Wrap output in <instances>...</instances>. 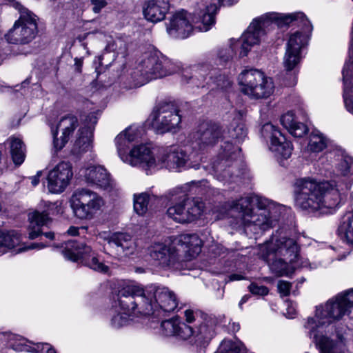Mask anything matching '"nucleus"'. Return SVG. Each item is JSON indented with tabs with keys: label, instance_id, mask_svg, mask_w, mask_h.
Listing matches in <instances>:
<instances>
[{
	"label": "nucleus",
	"instance_id": "1",
	"mask_svg": "<svg viewBox=\"0 0 353 353\" xmlns=\"http://www.w3.org/2000/svg\"><path fill=\"white\" fill-rule=\"evenodd\" d=\"M352 307L353 288L316 305L314 316L305 319V332L320 353H345L346 328L339 321Z\"/></svg>",
	"mask_w": 353,
	"mask_h": 353
},
{
	"label": "nucleus",
	"instance_id": "2",
	"mask_svg": "<svg viewBox=\"0 0 353 353\" xmlns=\"http://www.w3.org/2000/svg\"><path fill=\"white\" fill-rule=\"evenodd\" d=\"M335 164L336 174L344 178L343 185L335 181H317L311 178L298 179L295 183V205L309 213L330 212L340 203V191L353 183V158L341 156Z\"/></svg>",
	"mask_w": 353,
	"mask_h": 353
},
{
	"label": "nucleus",
	"instance_id": "3",
	"mask_svg": "<svg viewBox=\"0 0 353 353\" xmlns=\"http://www.w3.org/2000/svg\"><path fill=\"white\" fill-rule=\"evenodd\" d=\"M212 66L209 64L182 68L178 61H173L157 52L143 53L138 61L134 77L136 85H141L153 79L162 78L181 71V82L192 88L208 87Z\"/></svg>",
	"mask_w": 353,
	"mask_h": 353
},
{
	"label": "nucleus",
	"instance_id": "4",
	"mask_svg": "<svg viewBox=\"0 0 353 353\" xmlns=\"http://www.w3.org/2000/svg\"><path fill=\"white\" fill-rule=\"evenodd\" d=\"M259 255L278 276L288 275L296 268L314 270L319 265L310 263L307 259L300 257L299 246L295 240L287 237L279 231H276L268 241L259 245Z\"/></svg>",
	"mask_w": 353,
	"mask_h": 353
},
{
	"label": "nucleus",
	"instance_id": "5",
	"mask_svg": "<svg viewBox=\"0 0 353 353\" xmlns=\"http://www.w3.org/2000/svg\"><path fill=\"white\" fill-rule=\"evenodd\" d=\"M194 139L191 148L196 152L208 150L222 139V152L212 164V174L219 181L230 179V171L227 168L239 157L241 148L227 139L221 127L214 123H203L194 134Z\"/></svg>",
	"mask_w": 353,
	"mask_h": 353
},
{
	"label": "nucleus",
	"instance_id": "6",
	"mask_svg": "<svg viewBox=\"0 0 353 353\" xmlns=\"http://www.w3.org/2000/svg\"><path fill=\"white\" fill-rule=\"evenodd\" d=\"M231 207L241 214L243 225L255 233L275 226L287 211L285 206L260 196L241 197Z\"/></svg>",
	"mask_w": 353,
	"mask_h": 353
},
{
	"label": "nucleus",
	"instance_id": "7",
	"mask_svg": "<svg viewBox=\"0 0 353 353\" xmlns=\"http://www.w3.org/2000/svg\"><path fill=\"white\" fill-rule=\"evenodd\" d=\"M143 135V128L132 125L120 132L114 139L119 158L125 163L139 167L147 174L157 171L159 149L151 143L134 144Z\"/></svg>",
	"mask_w": 353,
	"mask_h": 353
},
{
	"label": "nucleus",
	"instance_id": "8",
	"mask_svg": "<svg viewBox=\"0 0 353 353\" xmlns=\"http://www.w3.org/2000/svg\"><path fill=\"white\" fill-rule=\"evenodd\" d=\"M202 241L196 234H183L170 244L154 243L148 252L154 264L163 269L180 270L183 262L196 257L201 252Z\"/></svg>",
	"mask_w": 353,
	"mask_h": 353
},
{
	"label": "nucleus",
	"instance_id": "9",
	"mask_svg": "<svg viewBox=\"0 0 353 353\" xmlns=\"http://www.w3.org/2000/svg\"><path fill=\"white\" fill-rule=\"evenodd\" d=\"M137 299L132 300L144 316L151 319H161L174 312L178 307L179 301L176 294L167 287L150 285L143 288L139 284H131Z\"/></svg>",
	"mask_w": 353,
	"mask_h": 353
},
{
	"label": "nucleus",
	"instance_id": "10",
	"mask_svg": "<svg viewBox=\"0 0 353 353\" xmlns=\"http://www.w3.org/2000/svg\"><path fill=\"white\" fill-rule=\"evenodd\" d=\"M258 28L263 31L275 27H283L292 23L301 28V31L292 34L286 45V50L301 53L302 49L307 44L309 33L312 26L303 12L292 14H279L276 12L266 13L256 19Z\"/></svg>",
	"mask_w": 353,
	"mask_h": 353
},
{
	"label": "nucleus",
	"instance_id": "11",
	"mask_svg": "<svg viewBox=\"0 0 353 353\" xmlns=\"http://www.w3.org/2000/svg\"><path fill=\"white\" fill-rule=\"evenodd\" d=\"M149 326L156 329L160 323V333L163 335L170 336H174L183 341H188V343L195 346L197 350L202 353V350L209 343L213 337V326L210 323L201 325L196 330H193L192 326L181 322L176 317L168 320L161 319L157 323V319H149Z\"/></svg>",
	"mask_w": 353,
	"mask_h": 353
},
{
	"label": "nucleus",
	"instance_id": "12",
	"mask_svg": "<svg viewBox=\"0 0 353 353\" xmlns=\"http://www.w3.org/2000/svg\"><path fill=\"white\" fill-rule=\"evenodd\" d=\"M12 6L19 11V17L6 34V39L10 43L28 44L38 33L39 17L19 2H13Z\"/></svg>",
	"mask_w": 353,
	"mask_h": 353
},
{
	"label": "nucleus",
	"instance_id": "13",
	"mask_svg": "<svg viewBox=\"0 0 353 353\" xmlns=\"http://www.w3.org/2000/svg\"><path fill=\"white\" fill-rule=\"evenodd\" d=\"M137 299L131 284L127 285L119 291L117 300L110 310V325L113 329H120L129 324L134 317L144 316L139 306L135 305L132 300Z\"/></svg>",
	"mask_w": 353,
	"mask_h": 353
},
{
	"label": "nucleus",
	"instance_id": "14",
	"mask_svg": "<svg viewBox=\"0 0 353 353\" xmlns=\"http://www.w3.org/2000/svg\"><path fill=\"white\" fill-rule=\"evenodd\" d=\"M263 31L258 28L256 19L248 26L246 31L237 40L231 39L229 46L220 48L217 52V58L220 62L226 63L234 56L239 58L248 55L251 48L260 43Z\"/></svg>",
	"mask_w": 353,
	"mask_h": 353
},
{
	"label": "nucleus",
	"instance_id": "15",
	"mask_svg": "<svg viewBox=\"0 0 353 353\" xmlns=\"http://www.w3.org/2000/svg\"><path fill=\"white\" fill-rule=\"evenodd\" d=\"M240 90L252 99L269 97L274 92L272 79L256 69L243 70L238 77Z\"/></svg>",
	"mask_w": 353,
	"mask_h": 353
},
{
	"label": "nucleus",
	"instance_id": "16",
	"mask_svg": "<svg viewBox=\"0 0 353 353\" xmlns=\"http://www.w3.org/2000/svg\"><path fill=\"white\" fill-rule=\"evenodd\" d=\"M240 90L252 99L269 97L274 92L272 79L256 69L243 70L238 77Z\"/></svg>",
	"mask_w": 353,
	"mask_h": 353
},
{
	"label": "nucleus",
	"instance_id": "17",
	"mask_svg": "<svg viewBox=\"0 0 353 353\" xmlns=\"http://www.w3.org/2000/svg\"><path fill=\"white\" fill-rule=\"evenodd\" d=\"M57 247L61 248L62 254L67 260L80 262L99 272L106 273L108 271V267L99 261L97 254L83 242L70 240Z\"/></svg>",
	"mask_w": 353,
	"mask_h": 353
},
{
	"label": "nucleus",
	"instance_id": "18",
	"mask_svg": "<svg viewBox=\"0 0 353 353\" xmlns=\"http://www.w3.org/2000/svg\"><path fill=\"white\" fill-rule=\"evenodd\" d=\"M70 203L74 214L80 219H93L105 204L99 194L87 188L77 189Z\"/></svg>",
	"mask_w": 353,
	"mask_h": 353
},
{
	"label": "nucleus",
	"instance_id": "19",
	"mask_svg": "<svg viewBox=\"0 0 353 353\" xmlns=\"http://www.w3.org/2000/svg\"><path fill=\"white\" fill-rule=\"evenodd\" d=\"M183 195V202L185 204L186 214L188 216V222L192 221L199 218L203 212L205 208L204 203L201 199H190L188 195H201L207 197L211 189L206 180L199 181H191L184 184L181 188Z\"/></svg>",
	"mask_w": 353,
	"mask_h": 353
},
{
	"label": "nucleus",
	"instance_id": "20",
	"mask_svg": "<svg viewBox=\"0 0 353 353\" xmlns=\"http://www.w3.org/2000/svg\"><path fill=\"white\" fill-rule=\"evenodd\" d=\"M151 124L159 132L163 133L175 129L181 121L179 110L172 102L159 103L150 114Z\"/></svg>",
	"mask_w": 353,
	"mask_h": 353
},
{
	"label": "nucleus",
	"instance_id": "21",
	"mask_svg": "<svg viewBox=\"0 0 353 353\" xmlns=\"http://www.w3.org/2000/svg\"><path fill=\"white\" fill-rule=\"evenodd\" d=\"M261 132L264 139L269 140V150L279 161L290 157L293 146L276 127L270 123H265Z\"/></svg>",
	"mask_w": 353,
	"mask_h": 353
},
{
	"label": "nucleus",
	"instance_id": "22",
	"mask_svg": "<svg viewBox=\"0 0 353 353\" xmlns=\"http://www.w3.org/2000/svg\"><path fill=\"white\" fill-rule=\"evenodd\" d=\"M261 132L264 139L269 140V150L279 161L290 157L293 146L276 127L270 123H265Z\"/></svg>",
	"mask_w": 353,
	"mask_h": 353
},
{
	"label": "nucleus",
	"instance_id": "23",
	"mask_svg": "<svg viewBox=\"0 0 353 353\" xmlns=\"http://www.w3.org/2000/svg\"><path fill=\"white\" fill-rule=\"evenodd\" d=\"M261 132L264 139L269 140V150L279 161L290 157L293 146L276 127L270 123H265Z\"/></svg>",
	"mask_w": 353,
	"mask_h": 353
},
{
	"label": "nucleus",
	"instance_id": "24",
	"mask_svg": "<svg viewBox=\"0 0 353 353\" xmlns=\"http://www.w3.org/2000/svg\"><path fill=\"white\" fill-rule=\"evenodd\" d=\"M261 132L264 139L269 140V150L279 161L290 157L293 146L276 127L270 123H265Z\"/></svg>",
	"mask_w": 353,
	"mask_h": 353
},
{
	"label": "nucleus",
	"instance_id": "25",
	"mask_svg": "<svg viewBox=\"0 0 353 353\" xmlns=\"http://www.w3.org/2000/svg\"><path fill=\"white\" fill-rule=\"evenodd\" d=\"M189 159L190 155L176 145L159 149L157 170L166 168L170 171L180 172L181 169L186 168Z\"/></svg>",
	"mask_w": 353,
	"mask_h": 353
},
{
	"label": "nucleus",
	"instance_id": "26",
	"mask_svg": "<svg viewBox=\"0 0 353 353\" xmlns=\"http://www.w3.org/2000/svg\"><path fill=\"white\" fill-rule=\"evenodd\" d=\"M73 176L72 165L69 162L62 161L49 171L47 176V188L50 192H63Z\"/></svg>",
	"mask_w": 353,
	"mask_h": 353
},
{
	"label": "nucleus",
	"instance_id": "27",
	"mask_svg": "<svg viewBox=\"0 0 353 353\" xmlns=\"http://www.w3.org/2000/svg\"><path fill=\"white\" fill-rule=\"evenodd\" d=\"M46 246L48 245L43 243H32L27 245L23 243L21 234L17 231H0V256L10 251L21 253L28 250H40Z\"/></svg>",
	"mask_w": 353,
	"mask_h": 353
},
{
	"label": "nucleus",
	"instance_id": "28",
	"mask_svg": "<svg viewBox=\"0 0 353 353\" xmlns=\"http://www.w3.org/2000/svg\"><path fill=\"white\" fill-rule=\"evenodd\" d=\"M78 174L79 177L87 183L105 190L112 189L114 185V181L110 178L109 173L100 165L81 168Z\"/></svg>",
	"mask_w": 353,
	"mask_h": 353
},
{
	"label": "nucleus",
	"instance_id": "29",
	"mask_svg": "<svg viewBox=\"0 0 353 353\" xmlns=\"http://www.w3.org/2000/svg\"><path fill=\"white\" fill-rule=\"evenodd\" d=\"M6 340L8 346L16 352L57 353L49 343H34L21 336L13 333L7 334Z\"/></svg>",
	"mask_w": 353,
	"mask_h": 353
},
{
	"label": "nucleus",
	"instance_id": "30",
	"mask_svg": "<svg viewBox=\"0 0 353 353\" xmlns=\"http://www.w3.org/2000/svg\"><path fill=\"white\" fill-rule=\"evenodd\" d=\"M191 15L184 10L175 13L166 25L168 34L174 38L185 39L193 30Z\"/></svg>",
	"mask_w": 353,
	"mask_h": 353
},
{
	"label": "nucleus",
	"instance_id": "31",
	"mask_svg": "<svg viewBox=\"0 0 353 353\" xmlns=\"http://www.w3.org/2000/svg\"><path fill=\"white\" fill-rule=\"evenodd\" d=\"M99 237L107 241L109 246L114 248L119 255L128 256L132 254L135 245L132 236L126 233L116 232L110 234L108 232H101Z\"/></svg>",
	"mask_w": 353,
	"mask_h": 353
},
{
	"label": "nucleus",
	"instance_id": "32",
	"mask_svg": "<svg viewBox=\"0 0 353 353\" xmlns=\"http://www.w3.org/2000/svg\"><path fill=\"white\" fill-rule=\"evenodd\" d=\"M78 126L77 118L72 114L63 117L57 125V128L62 132L60 139L57 138V130H52L53 145L57 151L61 150L69 140L70 135L73 133Z\"/></svg>",
	"mask_w": 353,
	"mask_h": 353
},
{
	"label": "nucleus",
	"instance_id": "33",
	"mask_svg": "<svg viewBox=\"0 0 353 353\" xmlns=\"http://www.w3.org/2000/svg\"><path fill=\"white\" fill-rule=\"evenodd\" d=\"M28 236L30 239H34L40 235H43L50 240L54 239V234L52 232H43V228L48 225L50 219L48 214L34 211L28 214Z\"/></svg>",
	"mask_w": 353,
	"mask_h": 353
},
{
	"label": "nucleus",
	"instance_id": "34",
	"mask_svg": "<svg viewBox=\"0 0 353 353\" xmlns=\"http://www.w3.org/2000/svg\"><path fill=\"white\" fill-rule=\"evenodd\" d=\"M169 9L168 0H148L143 7V14L146 20L157 23L165 19Z\"/></svg>",
	"mask_w": 353,
	"mask_h": 353
},
{
	"label": "nucleus",
	"instance_id": "35",
	"mask_svg": "<svg viewBox=\"0 0 353 353\" xmlns=\"http://www.w3.org/2000/svg\"><path fill=\"white\" fill-rule=\"evenodd\" d=\"M217 7L215 4H210L204 9L195 13L191 17L193 29L200 32H207L215 24V14Z\"/></svg>",
	"mask_w": 353,
	"mask_h": 353
},
{
	"label": "nucleus",
	"instance_id": "36",
	"mask_svg": "<svg viewBox=\"0 0 353 353\" xmlns=\"http://www.w3.org/2000/svg\"><path fill=\"white\" fill-rule=\"evenodd\" d=\"M301 59V53L285 50L283 61L287 76L285 80V85L293 86L296 83L298 67Z\"/></svg>",
	"mask_w": 353,
	"mask_h": 353
},
{
	"label": "nucleus",
	"instance_id": "37",
	"mask_svg": "<svg viewBox=\"0 0 353 353\" xmlns=\"http://www.w3.org/2000/svg\"><path fill=\"white\" fill-rule=\"evenodd\" d=\"M92 132L89 127L79 130L77 138L72 148L73 154L79 156L90 150L92 147Z\"/></svg>",
	"mask_w": 353,
	"mask_h": 353
},
{
	"label": "nucleus",
	"instance_id": "38",
	"mask_svg": "<svg viewBox=\"0 0 353 353\" xmlns=\"http://www.w3.org/2000/svg\"><path fill=\"white\" fill-rule=\"evenodd\" d=\"M281 122L289 133L294 137H302L308 131L306 125L295 120L294 114L292 112H288L283 114L281 118Z\"/></svg>",
	"mask_w": 353,
	"mask_h": 353
},
{
	"label": "nucleus",
	"instance_id": "39",
	"mask_svg": "<svg viewBox=\"0 0 353 353\" xmlns=\"http://www.w3.org/2000/svg\"><path fill=\"white\" fill-rule=\"evenodd\" d=\"M232 83V77L225 71L212 67L208 82L209 88L225 90L230 88Z\"/></svg>",
	"mask_w": 353,
	"mask_h": 353
},
{
	"label": "nucleus",
	"instance_id": "40",
	"mask_svg": "<svg viewBox=\"0 0 353 353\" xmlns=\"http://www.w3.org/2000/svg\"><path fill=\"white\" fill-rule=\"evenodd\" d=\"M243 113L239 112L237 119H234L230 123L228 131V137L236 139V142L243 141L247 136V128L243 121Z\"/></svg>",
	"mask_w": 353,
	"mask_h": 353
},
{
	"label": "nucleus",
	"instance_id": "41",
	"mask_svg": "<svg viewBox=\"0 0 353 353\" xmlns=\"http://www.w3.org/2000/svg\"><path fill=\"white\" fill-rule=\"evenodd\" d=\"M184 315L187 323H196V326L195 327H192L193 330H196L197 328L201 326V325L210 323L213 326V336L214 335V321L204 315L201 311L188 309L185 310Z\"/></svg>",
	"mask_w": 353,
	"mask_h": 353
},
{
	"label": "nucleus",
	"instance_id": "42",
	"mask_svg": "<svg viewBox=\"0 0 353 353\" xmlns=\"http://www.w3.org/2000/svg\"><path fill=\"white\" fill-rule=\"evenodd\" d=\"M9 141L12 161L15 165H20L24 161L26 157L23 142L17 137H11Z\"/></svg>",
	"mask_w": 353,
	"mask_h": 353
},
{
	"label": "nucleus",
	"instance_id": "43",
	"mask_svg": "<svg viewBox=\"0 0 353 353\" xmlns=\"http://www.w3.org/2000/svg\"><path fill=\"white\" fill-rule=\"evenodd\" d=\"M339 232L348 244L353 245V212H348L343 217Z\"/></svg>",
	"mask_w": 353,
	"mask_h": 353
},
{
	"label": "nucleus",
	"instance_id": "44",
	"mask_svg": "<svg viewBox=\"0 0 353 353\" xmlns=\"http://www.w3.org/2000/svg\"><path fill=\"white\" fill-rule=\"evenodd\" d=\"M157 199L154 195H150L147 192H142L134 196V210L139 215L144 214L148 208L149 204Z\"/></svg>",
	"mask_w": 353,
	"mask_h": 353
},
{
	"label": "nucleus",
	"instance_id": "45",
	"mask_svg": "<svg viewBox=\"0 0 353 353\" xmlns=\"http://www.w3.org/2000/svg\"><path fill=\"white\" fill-rule=\"evenodd\" d=\"M327 144V139L319 132H313L310 134L307 150L313 153L323 151Z\"/></svg>",
	"mask_w": 353,
	"mask_h": 353
},
{
	"label": "nucleus",
	"instance_id": "46",
	"mask_svg": "<svg viewBox=\"0 0 353 353\" xmlns=\"http://www.w3.org/2000/svg\"><path fill=\"white\" fill-rule=\"evenodd\" d=\"M180 198L181 201L179 203L170 206L167 210V214L176 222L187 223L188 222V216L186 214L185 204L183 202V196Z\"/></svg>",
	"mask_w": 353,
	"mask_h": 353
},
{
	"label": "nucleus",
	"instance_id": "47",
	"mask_svg": "<svg viewBox=\"0 0 353 353\" xmlns=\"http://www.w3.org/2000/svg\"><path fill=\"white\" fill-rule=\"evenodd\" d=\"M216 353H240V347L230 340H223Z\"/></svg>",
	"mask_w": 353,
	"mask_h": 353
},
{
	"label": "nucleus",
	"instance_id": "48",
	"mask_svg": "<svg viewBox=\"0 0 353 353\" xmlns=\"http://www.w3.org/2000/svg\"><path fill=\"white\" fill-rule=\"evenodd\" d=\"M249 290L252 294L256 295L264 296L268 293V289L265 286L259 285L254 283L249 285Z\"/></svg>",
	"mask_w": 353,
	"mask_h": 353
},
{
	"label": "nucleus",
	"instance_id": "49",
	"mask_svg": "<svg viewBox=\"0 0 353 353\" xmlns=\"http://www.w3.org/2000/svg\"><path fill=\"white\" fill-rule=\"evenodd\" d=\"M90 4L92 12L99 14L108 5V1L107 0H90Z\"/></svg>",
	"mask_w": 353,
	"mask_h": 353
},
{
	"label": "nucleus",
	"instance_id": "50",
	"mask_svg": "<svg viewBox=\"0 0 353 353\" xmlns=\"http://www.w3.org/2000/svg\"><path fill=\"white\" fill-rule=\"evenodd\" d=\"M333 155V154L332 153H330L328 154H327V157H322L320 159H319V163L323 165V169L324 170V172H322V174H323L325 176H328V175H330L331 174V170L332 168V165H330V163H327L326 165H324V163H325V161H328V158H330L332 159V156Z\"/></svg>",
	"mask_w": 353,
	"mask_h": 353
},
{
	"label": "nucleus",
	"instance_id": "51",
	"mask_svg": "<svg viewBox=\"0 0 353 353\" xmlns=\"http://www.w3.org/2000/svg\"><path fill=\"white\" fill-rule=\"evenodd\" d=\"M278 290L282 296H288L290 294L291 284L285 281H279L277 285Z\"/></svg>",
	"mask_w": 353,
	"mask_h": 353
},
{
	"label": "nucleus",
	"instance_id": "52",
	"mask_svg": "<svg viewBox=\"0 0 353 353\" xmlns=\"http://www.w3.org/2000/svg\"><path fill=\"white\" fill-rule=\"evenodd\" d=\"M41 171H39V172H37V173L35 176L30 177L31 183H32V186L34 187L39 184V178L41 176Z\"/></svg>",
	"mask_w": 353,
	"mask_h": 353
},
{
	"label": "nucleus",
	"instance_id": "53",
	"mask_svg": "<svg viewBox=\"0 0 353 353\" xmlns=\"http://www.w3.org/2000/svg\"><path fill=\"white\" fill-rule=\"evenodd\" d=\"M245 277L240 274H232L229 276V281H240L242 279H244Z\"/></svg>",
	"mask_w": 353,
	"mask_h": 353
},
{
	"label": "nucleus",
	"instance_id": "54",
	"mask_svg": "<svg viewBox=\"0 0 353 353\" xmlns=\"http://www.w3.org/2000/svg\"><path fill=\"white\" fill-rule=\"evenodd\" d=\"M219 3L224 6H230L236 3L238 0H218Z\"/></svg>",
	"mask_w": 353,
	"mask_h": 353
},
{
	"label": "nucleus",
	"instance_id": "55",
	"mask_svg": "<svg viewBox=\"0 0 353 353\" xmlns=\"http://www.w3.org/2000/svg\"><path fill=\"white\" fill-rule=\"evenodd\" d=\"M79 228H77V227H74V226H71L70 227V228L68 230L67 232L68 234L70 235H72V236H76V235H78L79 234Z\"/></svg>",
	"mask_w": 353,
	"mask_h": 353
},
{
	"label": "nucleus",
	"instance_id": "56",
	"mask_svg": "<svg viewBox=\"0 0 353 353\" xmlns=\"http://www.w3.org/2000/svg\"><path fill=\"white\" fill-rule=\"evenodd\" d=\"M250 297V295L246 294V295H244V296L241 298V301H239V307L241 309H242V305H243L244 303H245L249 300Z\"/></svg>",
	"mask_w": 353,
	"mask_h": 353
},
{
	"label": "nucleus",
	"instance_id": "57",
	"mask_svg": "<svg viewBox=\"0 0 353 353\" xmlns=\"http://www.w3.org/2000/svg\"><path fill=\"white\" fill-rule=\"evenodd\" d=\"M74 61L77 70H78V72H81V68L82 66L83 61L77 58H75Z\"/></svg>",
	"mask_w": 353,
	"mask_h": 353
},
{
	"label": "nucleus",
	"instance_id": "58",
	"mask_svg": "<svg viewBox=\"0 0 353 353\" xmlns=\"http://www.w3.org/2000/svg\"><path fill=\"white\" fill-rule=\"evenodd\" d=\"M232 329L233 332H237L240 329V325L239 323H232Z\"/></svg>",
	"mask_w": 353,
	"mask_h": 353
},
{
	"label": "nucleus",
	"instance_id": "59",
	"mask_svg": "<svg viewBox=\"0 0 353 353\" xmlns=\"http://www.w3.org/2000/svg\"><path fill=\"white\" fill-rule=\"evenodd\" d=\"M88 117L90 118V123H97V118H96V117H94L92 114V115H89Z\"/></svg>",
	"mask_w": 353,
	"mask_h": 353
},
{
	"label": "nucleus",
	"instance_id": "60",
	"mask_svg": "<svg viewBox=\"0 0 353 353\" xmlns=\"http://www.w3.org/2000/svg\"><path fill=\"white\" fill-rule=\"evenodd\" d=\"M136 272L143 273L144 272V270L142 268H136Z\"/></svg>",
	"mask_w": 353,
	"mask_h": 353
},
{
	"label": "nucleus",
	"instance_id": "61",
	"mask_svg": "<svg viewBox=\"0 0 353 353\" xmlns=\"http://www.w3.org/2000/svg\"><path fill=\"white\" fill-rule=\"evenodd\" d=\"M294 312V310L292 309V314L289 315V318H293Z\"/></svg>",
	"mask_w": 353,
	"mask_h": 353
},
{
	"label": "nucleus",
	"instance_id": "62",
	"mask_svg": "<svg viewBox=\"0 0 353 353\" xmlns=\"http://www.w3.org/2000/svg\"><path fill=\"white\" fill-rule=\"evenodd\" d=\"M195 169H199V166H197L195 168Z\"/></svg>",
	"mask_w": 353,
	"mask_h": 353
}]
</instances>
